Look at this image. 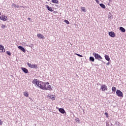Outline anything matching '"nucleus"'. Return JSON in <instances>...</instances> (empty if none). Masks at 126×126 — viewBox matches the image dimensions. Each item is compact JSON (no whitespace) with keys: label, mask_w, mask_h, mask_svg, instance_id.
I'll return each instance as SVG.
<instances>
[{"label":"nucleus","mask_w":126,"mask_h":126,"mask_svg":"<svg viewBox=\"0 0 126 126\" xmlns=\"http://www.w3.org/2000/svg\"><path fill=\"white\" fill-rule=\"evenodd\" d=\"M18 49H19V50H21V51H22V52H25V49L23 47L21 46H18Z\"/></svg>","instance_id":"2eb2a0df"},{"label":"nucleus","mask_w":126,"mask_h":126,"mask_svg":"<svg viewBox=\"0 0 126 126\" xmlns=\"http://www.w3.org/2000/svg\"><path fill=\"white\" fill-rule=\"evenodd\" d=\"M44 82L40 81V83L38 85V87L40 88V89H42L43 90V89L44 88Z\"/></svg>","instance_id":"1a4fd4ad"},{"label":"nucleus","mask_w":126,"mask_h":126,"mask_svg":"<svg viewBox=\"0 0 126 126\" xmlns=\"http://www.w3.org/2000/svg\"><path fill=\"white\" fill-rule=\"evenodd\" d=\"M37 37H38V38L39 39H45V37H44V35H43V34H42L41 33H38L37 34Z\"/></svg>","instance_id":"f8f14e48"},{"label":"nucleus","mask_w":126,"mask_h":126,"mask_svg":"<svg viewBox=\"0 0 126 126\" xmlns=\"http://www.w3.org/2000/svg\"><path fill=\"white\" fill-rule=\"evenodd\" d=\"M0 19L3 21H6L7 20V17L5 15H1L0 16Z\"/></svg>","instance_id":"6e6552de"},{"label":"nucleus","mask_w":126,"mask_h":126,"mask_svg":"<svg viewBox=\"0 0 126 126\" xmlns=\"http://www.w3.org/2000/svg\"><path fill=\"white\" fill-rule=\"evenodd\" d=\"M95 0V1H96V2L98 3V2H99V0Z\"/></svg>","instance_id":"2f4dec72"},{"label":"nucleus","mask_w":126,"mask_h":126,"mask_svg":"<svg viewBox=\"0 0 126 126\" xmlns=\"http://www.w3.org/2000/svg\"><path fill=\"white\" fill-rule=\"evenodd\" d=\"M32 83H33V84H34V85H37L38 87L39 84H40V81H39V80H38V79H34L32 81Z\"/></svg>","instance_id":"0eeeda50"},{"label":"nucleus","mask_w":126,"mask_h":126,"mask_svg":"<svg viewBox=\"0 0 126 126\" xmlns=\"http://www.w3.org/2000/svg\"><path fill=\"white\" fill-rule=\"evenodd\" d=\"M99 5L102 8H106V6H105V5H104V4L100 3V4H99Z\"/></svg>","instance_id":"4be33fe9"},{"label":"nucleus","mask_w":126,"mask_h":126,"mask_svg":"<svg viewBox=\"0 0 126 126\" xmlns=\"http://www.w3.org/2000/svg\"><path fill=\"white\" fill-rule=\"evenodd\" d=\"M0 51H1V53H4L5 52V49H4V47L2 45H0Z\"/></svg>","instance_id":"9b49d317"},{"label":"nucleus","mask_w":126,"mask_h":126,"mask_svg":"<svg viewBox=\"0 0 126 126\" xmlns=\"http://www.w3.org/2000/svg\"><path fill=\"white\" fill-rule=\"evenodd\" d=\"M1 28L2 29H4V28H5V25H3V24H1Z\"/></svg>","instance_id":"bb28decb"},{"label":"nucleus","mask_w":126,"mask_h":126,"mask_svg":"<svg viewBox=\"0 0 126 126\" xmlns=\"http://www.w3.org/2000/svg\"><path fill=\"white\" fill-rule=\"evenodd\" d=\"M24 95L26 97H29V94L28 93V92H24Z\"/></svg>","instance_id":"6ab92c4d"},{"label":"nucleus","mask_w":126,"mask_h":126,"mask_svg":"<svg viewBox=\"0 0 126 126\" xmlns=\"http://www.w3.org/2000/svg\"><path fill=\"white\" fill-rule=\"evenodd\" d=\"M93 55L94 56V57L95 60H98V61H101V60H102L103 58H102V57H101V56H100V55L96 53H93Z\"/></svg>","instance_id":"f03ea898"},{"label":"nucleus","mask_w":126,"mask_h":126,"mask_svg":"<svg viewBox=\"0 0 126 126\" xmlns=\"http://www.w3.org/2000/svg\"><path fill=\"white\" fill-rule=\"evenodd\" d=\"M120 29L121 31H122V32H126V29H125V28H123V27H121L120 28Z\"/></svg>","instance_id":"aec40b11"},{"label":"nucleus","mask_w":126,"mask_h":126,"mask_svg":"<svg viewBox=\"0 0 126 126\" xmlns=\"http://www.w3.org/2000/svg\"><path fill=\"white\" fill-rule=\"evenodd\" d=\"M59 111L61 114H64L65 113V110L63 108H59Z\"/></svg>","instance_id":"ddd939ff"},{"label":"nucleus","mask_w":126,"mask_h":126,"mask_svg":"<svg viewBox=\"0 0 126 126\" xmlns=\"http://www.w3.org/2000/svg\"><path fill=\"white\" fill-rule=\"evenodd\" d=\"M109 35L110 36V37H112V38H115L116 34H115V32H109Z\"/></svg>","instance_id":"9d476101"},{"label":"nucleus","mask_w":126,"mask_h":126,"mask_svg":"<svg viewBox=\"0 0 126 126\" xmlns=\"http://www.w3.org/2000/svg\"><path fill=\"white\" fill-rule=\"evenodd\" d=\"M64 22H65V23H66V24H69V22L67 20H65Z\"/></svg>","instance_id":"c85d7f7f"},{"label":"nucleus","mask_w":126,"mask_h":126,"mask_svg":"<svg viewBox=\"0 0 126 126\" xmlns=\"http://www.w3.org/2000/svg\"><path fill=\"white\" fill-rule=\"evenodd\" d=\"M116 94H117V96H118V97H122V98L124 97L123 93L120 91V90H117L116 91Z\"/></svg>","instance_id":"39448f33"},{"label":"nucleus","mask_w":126,"mask_h":126,"mask_svg":"<svg viewBox=\"0 0 126 126\" xmlns=\"http://www.w3.org/2000/svg\"><path fill=\"white\" fill-rule=\"evenodd\" d=\"M105 116H106V118H109V113H108L105 112Z\"/></svg>","instance_id":"cd10ccee"},{"label":"nucleus","mask_w":126,"mask_h":126,"mask_svg":"<svg viewBox=\"0 0 126 126\" xmlns=\"http://www.w3.org/2000/svg\"><path fill=\"white\" fill-rule=\"evenodd\" d=\"M112 90L113 92H116V91L117 90V88L115 87H113L112 88Z\"/></svg>","instance_id":"b1692460"},{"label":"nucleus","mask_w":126,"mask_h":126,"mask_svg":"<svg viewBox=\"0 0 126 126\" xmlns=\"http://www.w3.org/2000/svg\"><path fill=\"white\" fill-rule=\"evenodd\" d=\"M47 98L51 99L52 101H54L56 99V95H51V94H48L47 95Z\"/></svg>","instance_id":"423d86ee"},{"label":"nucleus","mask_w":126,"mask_h":126,"mask_svg":"<svg viewBox=\"0 0 126 126\" xmlns=\"http://www.w3.org/2000/svg\"><path fill=\"white\" fill-rule=\"evenodd\" d=\"M22 70L25 72V73H28V69H27L26 68L22 67L21 68Z\"/></svg>","instance_id":"4468645a"},{"label":"nucleus","mask_w":126,"mask_h":126,"mask_svg":"<svg viewBox=\"0 0 126 126\" xmlns=\"http://www.w3.org/2000/svg\"><path fill=\"white\" fill-rule=\"evenodd\" d=\"M75 55H76V56H78V57H80V58H83V56H82L81 55H80V54H78L77 53H75Z\"/></svg>","instance_id":"393cba45"},{"label":"nucleus","mask_w":126,"mask_h":126,"mask_svg":"<svg viewBox=\"0 0 126 126\" xmlns=\"http://www.w3.org/2000/svg\"><path fill=\"white\" fill-rule=\"evenodd\" d=\"M2 125V121H1V120H0V126H1Z\"/></svg>","instance_id":"7c9ffc66"},{"label":"nucleus","mask_w":126,"mask_h":126,"mask_svg":"<svg viewBox=\"0 0 126 126\" xmlns=\"http://www.w3.org/2000/svg\"><path fill=\"white\" fill-rule=\"evenodd\" d=\"M77 120L78 121H79V119H78V118H77Z\"/></svg>","instance_id":"72a5a7b5"},{"label":"nucleus","mask_w":126,"mask_h":126,"mask_svg":"<svg viewBox=\"0 0 126 126\" xmlns=\"http://www.w3.org/2000/svg\"><path fill=\"white\" fill-rule=\"evenodd\" d=\"M81 9L82 11H83V12H86V10H85V7H81Z\"/></svg>","instance_id":"5701e85b"},{"label":"nucleus","mask_w":126,"mask_h":126,"mask_svg":"<svg viewBox=\"0 0 126 126\" xmlns=\"http://www.w3.org/2000/svg\"><path fill=\"white\" fill-rule=\"evenodd\" d=\"M89 60L90 62H95V59L93 57H90Z\"/></svg>","instance_id":"f3484780"},{"label":"nucleus","mask_w":126,"mask_h":126,"mask_svg":"<svg viewBox=\"0 0 126 126\" xmlns=\"http://www.w3.org/2000/svg\"><path fill=\"white\" fill-rule=\"evenodd\" d=\"M27 63L29 67H30L31 68H38V65L37 64H32L29 63Z\"/></svg>","instance_id":"20e7f679"},{"label":"nucleus","mask_w":126,"mask_h":126,"mask_svg":"<svg viewBox=\"0 0 126 126\" xmlns=\"http://www.w3.org/2000/svg\"><path fill=\"white\" fill-rule=\"evenodd\" d=\"M0 15H1V13H0Z\"/></svg>","instance_id":"f704fd0d"},{"label":"nucleus","mask_w":126,"mask_h":126,"mask_svg":"<svg viewBox=\"0 0 126 126\" xmlns=\"http://www.w3.org/2000/svg\"><path fill=\"white\" fill-rule=\"evenodd\" d=\"M46 8L49 11H51V12H53V9L52 7H50L49 6H47Z\"/></svg>","instance_id":"a211bd4d"},{"label":"nucleus","mask_w":126,"mask_h":126,"mask_svg":"<svg viewBox=\"0 0 126 126\" xmlns=\"http://www.w3.org/2000/svg\"><path fill=\"white\" fill-rule=\"evenodd\" d=\"M6 54L7 55H8V56H11V53H10V51H7Z\"/></svg>","instance_id":"a878e982"},{"label":"nucleus","mask_w":126,"mask_h":126,"mask_svg":"<svg viewBox=\"0 0 126 126\" xmlns=\"http://www.w3.org/2000/svg\"><path fill=\"white\" fill-rule=\"evenodd\" d=\"M110 64H111V62H109L108 63H106V65H110Z\"/></svg>","instance_id":"c756f323"},{"label":"nucleus","mask_w":126,"mask_h":126,"mask_svg":"<svg viewBox=\"0 0 126 126\" xmlns=\"http://www.w3.org/2000/svg\"><path fill=\"white\" fill-rule=\"evenodd\" d=\"M43 90H49V91L53 90L52 87L50 85V83H44Z\"/></svg>","instance_id":"f257e3e1"},{"label":"nucleus","mask_w":126,"mask_h":126,"mask_svg":"<svg viewBox=\"0 0 126 126\" xmlns=\"http://www.w3.org/2000/svg\"><path fill=\"white\" fill-rule=\"evenodd\" d=\"M100 90L103 92L108 91V87L105 84H102L100 87Z\"/></svg>","instance_id":"7ed1b4c3"},{"label":"nucleus","mask_w":126,"mask_h":126,"mask_svg":"<svg viewBox=\"0 0 126 126\" xmlns=\"http://www.w3.org/2000/svg\"><path fill=\"white\" fill-rule=\"evenodd\" d=\"M52 2L53 3H59V1L58 0H52Z\"/></svg>","instance_id":"412c9836"},{"label":"nucleus","mask_w":126,"mask_h":126,"mask_svg":"<svg viewBox=\"0 0 126 126\" xmlns=\"http://www.w3.org/2000/svg\"><path fill=\"white\" fill-rule=\"evenodd\" d=\"M31 19V18H28V20H30Z\"/></svg>","instance_id":"473e14b6"},{"label":"nucleus","mask_w":126,"mask_h":126,"mask_svg":"<svg viewBox=\"0 0 126 126\" xmlns=\"http://www.w3.org/2000/svg\"><path fill=\"white\" fill-rule=\"evenodd\" d=\"M105 59V60H106V61H108V62H109L110 61V57H109L108 56V55H105L104 56Z\"/></svg>","instance_id":"dca6fc26"}]
</instances>
